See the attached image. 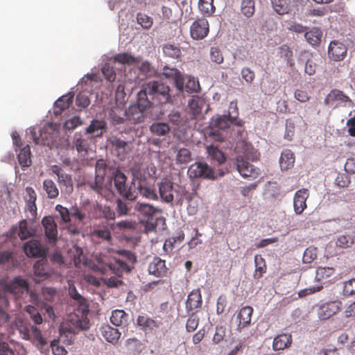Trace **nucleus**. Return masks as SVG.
Instances as JSON below:
<instances>
[{
	"label": "nucleus",
	"mask_w": 355,
	"mask_h": 355,
	"mask_svg": "<svg viewBox=\"0 0 355 355\" xmlns=\"http://www.w3.org/2000/svg\"><path fill=\"white\" fill-rule=\"evenodd\" d=\"M215 128L211 126V124L206 129V135L210 139L216 141H223L225 139L223 135L218 130H215Z\"/></svg>",
	"instance_id": "obj_55"
},
{
	"label": "nucleus",
	"mask_w": 355,
	"mask_h": 355,
	"mask_svg": "<svg viewBox=\"0 0 355 355\" xmlns=\"http://www.w3.org/2000/svg\"><path fill=\"white\" fill-rule=\"evenodd\" d=\"M18 235L21 240H25L33 235L31 230L28 228V223L26 220L20 221Z\"/></svg>",
	"instance_id": "obj_54"
},
{
	"label": "nucleus",
	"mask_w": 355,
	"mask_h": 355,
	"mask_svg": "<svg viewBox=\"0 0 355 355\" xmlns=\"http://www.w3.org/2000/svg\"><path fill=\"white\" fill-rule=\"evenodd\" d=\"M237 117L232 116L230 114L216 115L211 119V126L220 130H226L230 128L232 124L239 125L236 122Z\"/></svg>",
	"instance_id": "obj_20"
},
{
	"label": "nucleus",
	"mask_w": 355,
	"mask_h": 355,
	"mask_svg": "<svg viewBox=\"0 0 355 355\" xmlns=\"http://www.w3.org/2000/svg\"><path fill=\"white\" fill-rule=\"evenodd\" d=\"M73 97V95L69 93L59 98L55 103V114L60 115L64 110L68 109L72 103Z\"/></svg>",
	"instance_id": "obj_32"
},
{
	"label": "nucleus",
	"mask_w": 355,
	"mask_h": 355,
	"mask_svg": "<svg viewBox=\"0 0 355 355\" xmlns=\"http://www.w3.org/2000/svg\"><path fill=\"white\" fill-rule=\"evenodd\" d=\"M137 324L146 334L151 333L153 330L159 328L158 322L146 315H139L137 319Z\"/></svg>",
	"instance_id": "obj_29"
},
{
	"label": "nucleus",
	"mask_w": 355,
	"mask_h": 355,
	"mask_svg": "<svg viewBox=\"0 0 355 355\" xmlns=\"http://www.w3.org/2000/svg\"><path fill=\"white\" fill-rule=\"evenodd\" d=\"M106 166L103 162H98L96 165V177L94 182L90 183V187L99 192L102 187L105 175Z\"/></svg>",
	"instance_id": "obj_26"
},
{
	"label": "nucleus",
	"mask_w": 355,
	"mask_h": 355,
	"mask_svg": "<svg viewBox=\"0 0 355 355\" xmlns=\"http://www.w3.org/2000/svg\"><path fill=\"white\" fill-rule=\"evenodd\" d=\"M77 207V205L71 207L69 209L61 205L55 206V211L59 214L61 222L66 224L65 230L71 236L80 235L81 233L82 225L78 223H71V218H74L73 209Z\"/></svg>",
	"instance_id": "obj_3"
},
{
	"label": "nucleus",
	"mask_w": 355,
	"mask_h": 355,
	"mask_svg": "<svg viewBox=\"0 0 355 355\" xmlns=\"http://www.w3.org/2000/svg\"><path fill=\"white\" fill-rule=\"evenodd\" d=\"M352 101L349 96L345 95L343 92L334 89L324 98V104L327 105L333 106L336 103L337 105H346L347 103H351Z\"/></svg>",
	"instance_id": "obj_18"
},
{
	"label": "nucleus",
	"mask_w": 355,
	"mask_h": 355,
	"mask_svg": "<svg viewBox=\"0 0 355 355\" xmlns=\"http://www.w3.org/2000/svg\"><path fill=\"white\" fill-rule=\"evenodd\" d=\"M236 163L237 171L242 177L256 179L259 176V168H255L242 156H238L236 157Z\"/></svg>",
	"instance_id": "obj_13"
},
{
	"label": "nucleus",
	"mask_w": 355,
	"mask_h": 355,
	"mask_svg": "<svg viewBox=\"0 0 355 355\" xmlns=\"http://www.w3.org/2000/svg\"><path fill=\"white\" fill-rule=\"evenodd\" d=\"M295 160V155L291 150L286 149L283 151L279 159V165L282 171H287L293 168Z\"/></svg>",
	"instance_id": "obj_35"
},
{
	"label": "nucleus",
	"mask_w": 355,
	"mask_h": 355,
	"mask_svg": "<svg viewBox=\"0 0 355 355\" xmlns=\"http://www.w3.org/2000/svg\"><path fill=\"white\" fill-rule=\"evenodd\" d=\"M353 243L354 239L349 235H340L336 241V246L341 248H349Z\"/></svg>",
	"instance_id": "obj_50"
},
{
	"label": "nucleus",
	"mask_w": 355,
	"mask_h": 355,
	"mask_svg": "<svg viewBox=\"0 0 355 355\" xmlns=\"http://www.w3.org/2000/svg\"><path fill=\"white\" fill-rule=\"evenodd\" d=\"M102 73L105 78L110 83L114 82L116 78V73L113 67H111L108 64H105L103 67Z\"/></svg>",
	"instance_id": "obj_59"
},
{
	"label": "nucleus",
	"mask_w": 355,
	"mask_h": 355,
	"mask_svg": "<svg viewBox=\"0 0 355 355\" xmlns=\"http://www.w3.org/2000/svg\"><path fill=\"white\" fill-rule=\"evenodd\" d=\"M147 90L152 98H157L160 104L166 103L170 99L169 87L159 81H150L147 83Z\"/></svg>",
	"instance_id": "obj_6"
},
{
	"label": "nucleus",
	"mask_w": 355,
	"mask_h": 355,
	"mask_svg": "<svg viewBox=\"0 0 355 355\" xmlns=\"http://www.w3.org/2000/svg\"><path fill=\"white\" fill-rule=\"evenodd\" d=\"M209 26L205 18L196 19L190 27L191 37L196 40L204 39L209 33Z\"/></svg>",
	"instance_id": "obj_14"
},
{
	"label": "nucleus",
	"mask_w": 355,
	"mask_h": 355,
	"mask_svg": "<svg viewBox=\"0 0 355 355\" xmlns=\"http://www.w3.org/2000/svg\"><path fill=\"white\" fill-rule=\"evenodd\" d=\"M255 11L254 0H243L241 12L247 17H252Z\"/></svg>",
	"instance_id": "obj_48"
},
{
	"label": "nucleus",
	"mask_w": 355,
	"mask_h": 355,
	"mask_svg": "<svg viewBox=\"0 0 355 355\" xmlns=\"http://www.w3.org/2000/svg\"><path fill=\"white\" fill-rule=\"evenodd\" d=\"M207 150L211 159L217 161L218 164H221L225 162L226 157L224 153L217 147L209 146L207 147Z\"/></svg>",
	"instance_id": "obj_47"
},
{
	"label": "nucleus",
	"mask_w": 355,
	"mask_h": 355,
	"mask_svg": "<svg viewBox=\"0 0 355 355\" xmlns=\"http://www.w3.org/2000/svg\"><path fill=\"white\" fill-rule=\"evenodd\" d=\"M137 188L139 194L142 197L152 200H157L159 199V196L157 194L155 190L142 184L140 181H138Z\"/></svg>",
	"instance_id": "obj_40"
},
{
	"label": "nucleus",
	"mask_w": 355,
	"mask_h": 355,
	"mask_svg": "<svg viewBox=\"0 0 355 355\" xmlns=\"http://www.w3.org/2000/svg\"><path fill=\"white\" fill-rule=\"evenodd\" d=\"M186 91L188 92H198L200 85L194 78H189L185 85Z\"/></svg>",
	"instance_id": "obj_63"
},
{
	"label": "nucleus",
	"mask_w": 355,
	"mask_h": 355,
	"mask_svg": "<svg viewBox=\"0 0 355 355\" xmlns=\"http://www.w3.org/2000/svg\"><path fill=\"white\" fill-rule=\"evenodd\" d=\"M149 106V102L132 105L124 112L126 119L132 123H141L144 119V110Z\"/></svg>",
	"instance_id": "obj_10"
},
{
	"label": "nucleus",
	"mask_w": 355,
	"mask_h": 355,
	"mask_svg": "<svg viewBox=\"0 0 355 355\" xmlns=\"http://www.w3.org/2000/svg\"><path fill=\"white\" fill-rule=\"evenodd\" d=\"M164 55L171 58H178L181 55V50L179 46L171 44H166L162 47Z\"/></svg>",
	"instance_id": "obj_46"
},
{
	"label": "nucleus",
	"mask_w": 355,
	"mask_h": 355,
	"mask_svg": "<svg viewBox=\"0 0 355 355\" xmlns=\"http://www.w3.org/2000/svg\"><path fill=\"white\" fill-rule=\"evenodd\" d=\"M202 112V103L198 99H192L189 103V114L191 119H196Z\"/></svg>",
	"instance_id": "obj_44"
},
{
	"label": "nucleus",
	"mask_w": 355,
	"mask_h": 355,
	"mask_svg": "<svg viewBox=\"0 0 355 355\" xmlns=\"http://www.w3.org/2000/svg\"><path fill=\"white\" fill-rule=\"evenodd\" d=\"M347 49L346 46L336 40L330 42L328 48V54L330 58L334 61L344 60L347 55Z\"/></svg>",
	"instance_id": "obj_19"
},
{
	"label": "nucleus",
	"mask_w": 355,
	"mask_h": 355,
	"mask_svg": "<svg viewBox=\"0 0 355 355\" xmlns=\"http://www.w3.org/2000/svg\"><path fill=\"white\" fill-rule=\"evenodd\" d=\"M317 252L318 250L316 248H307L304 252L303 262L305 263H310L313 261L318 257Z\"/></svg>",
	"instance_id": "obj_56"
},
{
	"label": "nucleus",
	"mask_w": 355,
	"mask_h": 355,
	"mask_svg": "<svg viewBox=\"0 0 355 355\" xmlns=\"http://www.w3.org/2000/svg\"><path fill=\"white\" fill-rule=\"evenodd\" d=\"M293 343V337L291 334H282L275 336L272 342L274 351L284 350L289 348Z\"/></svg>",
	"instance_id": "obj_28"
},
{
	"label": "nucleus",
	"mask_w": 355,
	"mask_h": 355,
	"mask_svg": "<svg viewBox=\"0 0 355 355\" xmlns=\"http://www.w3.org/2000/svg\"><path fill=\"white\" fill-rule=\"evenodd\" d=\"M334 273V269L330 267H320L316 270V278L324 279L331 276Z\"/></svg>",
	"instance_id": "obj_62"
},
{
	"label": "nucleus",
	"mask_w": 355,
	"mask_h": 355,
	"mask_svg": "<svg viewBox=\"0 0 355 355\" xmlns=\"http://www.w3.org/2000/svg\"><path fill=\"white\" fill-rule=\"evenodd\" d=\"M42 225L49 242L55 243L58 241V225L54 218L51 216H45L42 220Z\"/></svg>",
	"instance_id": "obj_16"
},
{
	"label": "nucleus",
	"mask_w": 355,
	"mask_h": 355,
	"mask_svg": "<svg viewBox=\"0 0 355 355\" xmlns=\"http://www.w3.org/2000/svg\"><path fill=\"white\" fill-rule=\"evenodd\" d=\"M253 311V308L250 306H245L240 309L236 316L239 320L237 330L241 331V329L250 324Z\"/></svg>",
	"instance_id": "obj_25"
},
{
	"label": "nucleus",
	"mask_w": 355,
	"mask_h": 355,
	"mask_svg": "<svg viewBox=\"0 0 355 355\" xmlns=\"http://www.w3.org/2000/svg\"><path fill=\"white\" fill-rule=\"evenodd\" d=\"M255 270L253 272V278L256 280L260 279L267 271V265L266 260L260 254L254 256Z\"/></svg>",
	"instance_id": "obj_34"
},
{
	"label": "nucleus",
	"mask_w": 355,
	"mask_h": 355,
	"mask_svg": "<svg viewBox=\"0 0 355 355\" xmlns=\"http://www.w3.org/2000/svg\"><path fill=\"white\" fill-rule=\"evenodd\" d=\"M88 328V322L81 320L76 314L70 315L69 320L62 324V329L70 334H76L80 330H86Z\"/></svg>",
	"instance_id": "obj_15"
},
{
	"label": "nucleus",
	"mask_w": 355,
	"mask_h": 355,
	"mask_svg": "<svg viewBox=\"0 0 355 355\" xmlns=\"http://www.w3.org/2000/svg\"><path fill=\"white\" fill-rule=\"evenodd\" d=\"M107 128L106 123L103 120H93L87 128L86 132L94 137H101Z\"/></svg>",
	"instance_id": "obj_33"
},
{
	"label": "nucleus",
	"mask_w": 355,
	"mask_h": 355,
	"mask_svg": "<svg viewBox=\"0 0 355 355\" xmlns=\"http://www.w3.org/2000/svg\"><path fill=\"white\" fill-rule=\"evenodd\" d=\"M322 32L318 27H313L309 31H306L304 37L306 41L312 46H318L321 42Z\"/></svg>",
	"instance_id": "obj_38"
},
{
	"label": "nucleus",
	"mask_w": 355,
	"mask_h": 355,
	"mask_svg": "<svg viewBox=\"0 0 355 355\" xmlns=\"http://www.w3.org/2000/svg\"><path fill=\"white\" fill-rule=\"evenodd\" d=\"M128 315L123 311L116 309L112 311L110 316V322L112 324L119 327L128 322Z\"/></svg>",
	"instance_id": "obj_39"
},
{
	"label": "nucleus",
	"mask_w": 355,
	"mask_h": 355,
	"mask_svg": "<svg viewBox=\"0 0 355 355\" xmlns=\"http://www.w3.org/2000/svg\"><path fill=\"white\" fill-rule=\"evenodd\" d=\"M31 134L36 144H42L51 147L58 144V128L56 124L53 123H48L43 127L40 130V137L36 135L34 129L31 131Z\"/></svg>",
	"instance_id": "obj_1"
},
{
	"label": "nucleus",
	"mask_w": 355,
	"mask_h": 355,
	"mask_svg": "<svg viewBox=\"0 0 355 355\" xmlns=\"http://www.w3.org/2000/svg\"><path fill=\"white\" fill-rule=\"evenodd\" d=\"M177 162L180 164H186L191 160V155L189 150L181 148L178 150L176 155Z\"/></svg>",
	"instance_id": "obj_52"
},
{
	"label": "nucleus",
	"mask_w": 355,
	"mask_h": 355,
	"mask_svg": "<svg viewBox=\"0 0 355 355\" xmlns=\"http://www.w3.org/2000/svg\"><path fill=\"white\" fill-rule=\"evenodd\" d=\"M126 176L121 171H116L114 174L113 181L117 191L123 195L128 200H133L137 198L135 191H132V186L127 189Z\"/></svg>",
	"instance_id": "obj_8"
},
{
	"label": "nucleus",
	"mask_w": 355,
	"mask_h": 355,
	"mask_svg": "<svg viewBox=\"0 0 355 355\" xmlns=\"http://www.w3.org/2000/svg\"><path fill=\"white\" fill-rule=\"evenodd\" d=\"M213 1L214 0H200L199 8L200 10L205 14L211 15L214 11Z\"/></svg>",
	"instance_id": "obj_57"
},
{
	"label": "nucleus",
	"mask_w": 355,
	"mask_h": 355,
	"mask_svg": "<svg viewBox=\"0 0 355 355\" xmlns=\"http://www.w3.org/2000/svg\"><path fill=\"white\" fill-rule=\"evenodd\" d=\"M309 196L308 190L302 189L295 192L293 198V207L296 214H302L307 207L306 200Z\"/></svg>",
	"instance_id": "obj_22"
},
{
	"label": "nucleus",
	"mask_w": 355,
	"mask_h": 355,
	"mask_svg": "<svg viewBox=\"0 0 355 355\" xmlns=\"http://www.w3.org/2000/svg\"><path fill=\"white\" fill-rule=\"evenodd\" d=\"M150 132L157 136H165L170 131L168 125L166 123H153L150 126Z\"/></svg>",
	"instance_id": "obj_45"
},
{
	"label": "nucleus",
	"mask_w": 355,
	"mask_h": 355,
	"mask_svg": "<svg viewBox=\"0 0 355 355\" xmlns=\"http://www.w3.org/2000/svg\"><path fill=\"white\" fill-rule=\"evenodd\" d=\"M130 200V201H126L118 199L116 201V210L119 216H127L130 214L131 209L132 207V200Z\"/></svg>",
	"instance_id": "obj_42"
},
{
	"label": "nucleus",
	"mask_w": 355,
	"mask_h": 355,
	"mask_svg": "<svg viewBox=\"0 0 355 355\" xmlns=\"http://www.w3.org/2000/svg\"><path fill=\"white\" fill-rule=\"evenodd\" d=\"M340 301H331L323 304L318 309V315L320 320H327L336 314L340 309Z\"/></svg>",
	"instance_id": "obj_21"
},
{
	"label": "nucleus",
	"mask_w": 355,
	"mask_h": 355,
	"mask_svg": "<svg viewBox=\"0 0 355 355\" xmlns=\"http://www.w3.org/2000/svg\"><path fill=\"white\" fill-rule=\"evenodd\" d=\"M17 329L23 339L33 343L37 342L40 345L46 344L40 329L31 323L20 321L17 325Z\"/></svg>",
	"instance_id": "obj_4"
},
{
	"label": "nucleus",
	"mask_w": 355,
	"mask_h": 355,
	"mask_svg": "<svg viewBox=\"0 0 355 355\" xmlns=\"http://www.w3.org/2000/svg\"><path fill=\"white\" fill-rule=\"evenodd\" d=\"M199 317L194 313H191L186 324V329L188 332L194 331L198 327L199 324Z\"/></svg>",
	"instance_id": "obj_53"
},
{
	"label": "nucleus",
	"mask_w": 355,
	"mask_h": 355,
	"mask_svg": "<svg viewBox=\"0 0 355 355\" xmlns=\"http://www.w3.org/2000/svg\"><path fill=\"white\" fill-rule=\"evenodd\" d=\"M31 148L28 145H26L22 149H21L19 153L18 154V161L21 167H27L31 165Z\"/></svg>",
	"instance_id": "obj_43"
},
{
	"label": "nucleus",
	"mask_w": 355,
	"mask_h": 355,
	"mask_svg": "<svg viewBox=\"0 0 355 355\" xmlns=\"http://www.w3.org/2000/svg\"><path fill=\"white\" fill-rule=\"evenodd\" d=\"M26 255L33 258H44L46 256L47 250L43 247L38 240H31L26 242L23 246Z\"/></svg>",
	"instance_id": "obj_11"
},
{
	"label": "nucleus",
	"mask_w": 355,
	"mask_h": 355,
	"mask_svg": "<svg viewBox=\"0 0 355 355\" xmlns=\"http://www.w3.org/2000/svg\"><path fill=\"white\" fill-rule=\"evenodd\" d=\"M134 209L137 212L138 215L144 218H152L161 210L149 203L137 202L134 205Z\"/></svg>",
	"instance_id": "obj_23"
},
{
	"label": "nucleus",
	"mask_w": 355,
	"mask_h": 355,
	"mask_svg": "<svg viewBox=\"0 0 355 355\" xmlns=\"http://www.w3.org/2000/svg\"><path fill=\"white\" fill-rule=\"evenodd\" d=\"M42 188L49 199H55L59 196V189L57 184L51 179L43 181Z\"/></svg>",
	"instance_id": "obj_37"
},
{
	"label": "nucleus",
	"mask_w": 355,
	"mask_h": 355,
	"mask_svg": "<svg viewBox=\"0 0 355 355\" xmlns=\"http://www.w3.org/2000/svg\"><path fill=\"white\" fill-rule=\"evenodd\" d=\"M202 303V300L200 290H193L188 295L186 306L189 310H194L199 308Z\"/></svg>",
	"instance_id": "obj_36"
},
{
	"label": "nucleus",
	"mask_w": 355,
	"mask_h": 355,
	"mask_svg": "<svg viewBox=\"0 0 355 355\" xmlns=\"http://www.w3.org/2000/svg\"><path fill=\"white\" fill-rule=\"evenodd\" d=\"M148 270L149 274L157 277L165 276L167 273L165 261L157 257H154L148 265Z\"/></svg>",
	"instance_id": "obj_24"
},
{
	"label": "nucleus",
	"mask_w": 355,
	"mask_h": 355,
	"mask_svg": "<svg viewBox=\"0 0 355 355\" xmlns=\"http://www.w3.org/2000/svg\"><path fill=\"white\" fill-rule=\"evenodd\" d=\"M51 170L57 176V181L62 189L69 194L73 191V182L71 175L66 173L64 170L58 165L51 166Z\"/></svg>",
	"instance_id": "obj_9"
},
{
	"label": "nucleus",
	"mask_w": 355,
	"mask_h": 355,
	"mask_svg": "<svg viewBox=\"0 0 355 355\" xmlns=\"http://www.w3.org/2000/svg\"><path fill=\"white\" fill-rule=\"evenodd\" d=\"M188 175L190 178H202L205 180H215L217 175L211 167L207 163L196 162L192 164L188 169Z\"/></svg>",
	"instance_id": "obj_5"
},
{
	"label": "nucleus",
	"mask_w": 355,
	"mask_h": 355,
	"mask_svg": "<svg viewBox=\"0 0 355 355\" xmlns=\"http://www.w3.org/2000/svg\"><path fill=\"white\" fill-rule=\"evenodd\" d=\"M101 331L105 340L113 345L116 344L121 337L119 331L108 324L102 326Z\"/></svg>",
	"instance_id": "obj_31"
},
{
	"label": "nucleus",
	"mask_w": 355,
	"mask_h": 355,
	"mask_svg": "<svg viewBox=\"0 0 355 355\" xmlns=\"http://www.w3.org/2000/svg\"><path fill=\"white\" fill-rule=\"evenodd\" d=\"M343 294L346 296L355 294V278H352L344 284Z\"/></svg>",
	"instance_id": "obj_64"
},
{
	"label": "nucleus",
	"mask_w": 355,
	"mask_h": 355,
	"mask_svg": "<svg viewBox=\"0 0 355 355\" xmlns=\"http://www.w3.org/2000/svg\"><path fill=\"white\" fill-rule=\"evenodd\" d=\"M137 20L138 24H139L145 29H149L153 23L152 17L141 12H139L137 14Z\"/></svg>",
	"instance_id": "obj_51"
},
{
	"label": "nucleus",
	"mask_w": 355,
	"mask_h": 355,
	"mask_svg": "<svg viewBox=\"0 0 355 355\" xmlns=\"http://www.w3.org/2000/svg\"><path fill=\"white\" fill-rule=\"evenodd\" d=\"M114 61L123 64H134L140 62L139 57H135L128 53H118L114 57Z\"/></svg>",
	"instance_id": "obj_41"
},
{
	"label": "nucleus",
	"mask_w": 355,
	"mask_h": 355,
	"mask_svg": "<svg viewBox=\"0 0 355 355\" xmlns=\"http://www.w3.org/2000/svg\"><path fill=\"white\" fill-rule=\"evenodd\" d=\"M226 336V328L223 326H217L213 337V342L218 344L223 340Z\"/></svg>",
	"instance_id": "obj_60"
},
{
	"label": "nucleus",
	"mask_w": 355,
	"mask_h": 355,
	"mask_svg": "<svg viewBox=\"0 0 355 355\" xmlns=\"http://www.w3.org/2000/svg\"><path fill=\"white\" fill-rule=\"evenodd\" d=\"M159 196L162 202L173 204L174 200L173 184L168 179H163L157 183Z\"/></svg>",
	"instance_id": "obj_17"
},
{
	"label": "nucleus",
	"mask_w": 355,
	"mask_h": 355,
	"mask_svg": "<svg viewBox=\"0 0 355 355\" xmlns=\"http://www.w3.org/2000/svg\"><path fill=\"white\" fill-rule=\"evenodd\" d=\"M34 274L35 276L47 279L50 277L49 272L46 270L42 261H37L33 266Z\"/></svg>",
	"instance_id": "obj_49"
},
{
	"label": "nucleus",
	"mask_w": 355,
	"mask_h": 355,
	"mask_svg": "<svg viewBox=\"0 0 355 355\" xmlns=\"http://www.w3.org/2000/svg\"><path fill=\"white\" fill-rule=\"evenodd\" d=\"M163 74L168 78H171L173 80L175 85L177 89L180 92H183L184 89V79L182 75V73L177 69H170L165 68L164 69Z\"/></svg>",
	"instance_id": "obj_30"
},
{
	"label": "nucleus",
	"mask_w": 355,
	"mask_h": 355,
	"mask_svg": "<svg viewBox=\"0 0 355 355\" xmlns=\"http://www.w3.org/2000/svg\"><path fill=\"white\" fill-rule=\"evenodd\" d=\"M90 101L88 96L85 93H79L76 99V105L83 109L86 108L89 106Z\"/></svg>",
	"instance_id": "obj_61"
},
{
	"label": "nucleus",
	"mask_w": 355,
	"mask_h": 355,
	"mask_svg": "<svg viewBox=\"0 0 355 355\" xmlns=\"http://www.w3.org/2000/svg\"><path fill=\"white\" fill-rule=\"evenodd\" d=\"M210 59L213 62L221 64L223 62L224 58L221 51L218 47H211L210 49Z\"/></svg>",
	"instance_id": "obj_58"
},
{
	"label": "nucleus",
	"mask_w": 355,
	"mask_h": 355,
	"mask_svg": "<svg viewBox=\"0 0 355 355\" xmlns=\"http://www.w3.org/2000/svg\"><path fill=\"white\" fill-rule=\"evenodd\" d=\"M273 10L280 15H289L294 11L291 0H270Z\"/></svg>",
	"instance_id": "obj_27"
},
{
	"label": "nucleus",
	"mask_w": 355,
	"mask_h": 355,
	"mask_svg": "<svg viewBox=\"0 0 355 355\" xmlns=\"http://www.w3.org/2000/svg\"><path fill=\"white\" fill-rule=\"evenodd\" d=\"M5 290L13 294L16 298H20L24 293H28V284L26 279L17 277L6 285Z\"/></svg>",
	"instance_id": "obj_12"
},
{
	"label": "nucleus",
	"mask_w": 355,
	"mask_h": 355,
	"mask_svg": "<svg viewBox=\"0 0 355 355\" xmlns=\"http://www.w3.org/2000/svg\"><path fill=\"white\" fill-rule=\"evenodd\" d=\"M133 141L134 138L132 137L128 139L124 137L122 132L120 135H113L107 139L108 144L119 156L124 155L130 151V145Z\"/></svg>",
	"instance_id": "obj_7"
},
{
	"label": "nucleus",
	"mask_w": 355,
	"mask_h": 355,
	"mask_svg": "<svg viewBox=\"0 0 355 355\" xmlns=\"http://www.w3.org/2000/svg\"><path fill=\"white\" fill-rule=\"evenodd\" d=\"M101 207L97 202L85 200L80 203L79 207L73 209L74 218L77 219L80 224L84 220L101 218Z\"/></svg>",
	"instance_id": "obj_2"
}]
</instances>
